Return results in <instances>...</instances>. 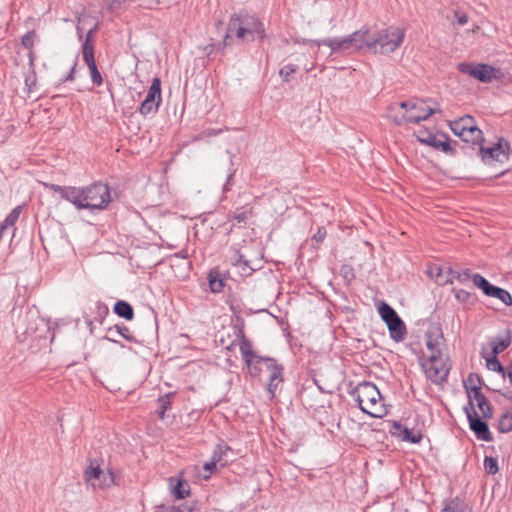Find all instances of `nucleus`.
I'll return each instance as SVG.
<instances>
[{
    "instance_id": "obj_39",
    "label": "nucleus",
    "mask_w": 512,
    "mask_h": 512,
    "mask_svg": "<svg viewBox=\"0 0 512 512\" xmlns=\"http://www.w3.org/2000/svg\"><path fill=\"white\" fill-rule=\"evenodd\" d=\"M511 344V336L507 334L505 337L498 339L492 343V354L498 355L509 347Z\"/></svg>"
},
{
    "instance_id": "obj_40",
    "label": "nucleus",
    "mask_w": 512,
    "mask_h": 512,
    "mask_svg": "<svg viewBox=\"0 0 512 512\" xmlns=\"http://www.w3.org/2000/svg\"><path fill=\"white\" fill-rule=\"evenodd\" d=\"M441 512H464V503L456 497L446 501Z\"/></svg>"
},
{
    "instance_id": "obj_61",
    "label": "nucleus",
    "mask_w": 512,
    "mask_h": 512,
    "mask_svg": "<svg viewBox=\"0 0 512 512\" xmlns=\"http://www.w3.org/2000/svg\"><path fill=\"white\" fill-rule=\"evenodd\" d=\"M217 49V51H219L218 49V45L216 46L215 44H208L204 47V52L207 56H210L214 50ZM224 49H220V51H223Z\"/></svg>"
},
{
    "instance_id": "obj_6",
    "label": "nucleus",
    "mask_w": 512,
    "mask_h": 512,
    "mask_svg": "<svg viewBox=\"0 0 512 512\" xmlns=\"http://www.w3.org/2000/svg\"><path fill=\"white\" fill-rule=\"evenodd\" d=\"M425 375L433 383L439 384L446 381L450 366L443 360L442 354L429 355L428 359L422 363Z\"/></svg>"
},
{
    "instance_id": "obj_44",
    "label": "nucleus",
    "mask_w": 512,
    "mask_h": 512,
    "mask_svg": "<svg viewBox=\"0 0 512 512\" xmlns=\"http://www.w3.org/2000/svg\"><path fill=\"white\" fill-rule=\"evenodd\" d=\"M113 329L117 331L119 335H121L124 339H126L129 342H135V338L130 332V329L124 325V324H116ZM112 328H109V331H111Z\"/></svg>"
},
{
    "instance_id": "obj_4",
    "label": "nucleus",
    "mask_w": 512,
    "mask_h": 512,
    "mask_svg": "<svg viewBox=\"0 0 512 512\" xmlns=\"http://www.w3.org/2000/svg\"><path fill=\"white\" fill-rule=\"evenodd\" d=\"M83 199L88 210H104L111 201L110 188L102 182L83 187Z\"/></svg>"
},
{
    "instance_id": "obj_33",
    "label": "nucleus",
    "mask_w": 512,
    "mask_h": 512,
    "mask_svg": "<svg viewBox=\"0 0 512 512\" xmlns=\"http://www.w3.org/2000/svg\"><path fill=\"white\" fill-rule=\"evenodd\" d=\"M399 107L404 110V113L410 112L411 114H415L414 110H421L426 112L427 109L430 108L429 106H426L424 101H403L399 103Z\"/></svg>"
},
{
    "instance_id": "obj_43",
    "label": "nucleus",
    "mask_w": 512,
    "mask_h": 512,
    "mask_svg": "<svg viewBox=\"0 0 512 512\" xmlns=\"http://www.w3.org/2000/svg\"><path fill=\"white\" fill-rule=\"evenodd\" d=\"M484 469L486 473L490 475L496 474L499 470L498 460L496 458L486 456L484 459Z\"/></svg>"
},
{
    "instance_id": "obj_64",
    "label": "nucleus",
    "mask_w": 512,
    "mask_h": 512,
    "mask_svg": "<svg viewBox=\"0 0 512 512\" xmlns=\"http://www.w3.org/2000/svg\"><path fill=\"white\" fill-rule=\"evenodd\" d=\"M506 376L509 378V382L512 385V361L510 364L506 367Z\"/></svg>"
},
{
    "instance_id": "obj_2",
    "label": "nucleus",
    "mask_w": 512,
    "mask_h": 512,
    "mask_svg": "<svg viewBox=\"0 0 512 512\" xmlns=\"http://www.w3.org/2000/svg\"><path fill=\"white\" fill-rule=\"evenodd\" d=\"M358 408L365 414L373 418H381L385 414V409L379 402L382 399L380 391L372 382L363 381L359 383L351 392Z\"/></svg>"
},
{
    "instance_id": "obj_19",
    "label": "nucleus",
    "mask_w": 512,
    "mask_h": 512,
    "mask_svg": "<svg viewBox=\"0 0 512 512\" xmlns=\"http://www.w3.org/2000/svg\"><path fill=\"white\" fill-rule=\"evenodd\" d=\"M386 325L388 327L391 339L396 342L404 340L407 334V329L404 321L400 318V316L392 321L387 322Z\"/></svg>"
},
{
    "instance_id": "obj_14",
    "label": "nucleus",
    "mask_w": 512,
    "mask_h": 512,
    "mask_svg": "<svg viewBox=\"0 0 512 512\" xmlns=\"http://www.w3.org/2000/svg\"><path fill=\"white\" fill-rule=\"evenodd\" d=\"M348 37H332L315 40L317 46H327L331 49V53H341L351 49Z\"/></svg>"
},
{
    "instance_id": "obj_10",
    "label": "nucleus",
    "mask_w": 512,
    "mask_h": 512,
    "mask_svg": "<svg viewBox=\"0 0 512 512\" xmlns=\"http://www.w3.org/2000/svg\"><path fill=\"white\" fill-rule=\"evenodd\" d=\"M264 366L266 371L269 373L267 381V390L273 398L279 385L283 382V365L279 364L274 358H265Z\"/></svg>"
},
{
    "instance_id": "obj_58",
    "label": "nucleus",
    "mask_w": 512,
    "mask_h": 512,
    "mask_svg": "<svg viewBox=\"0 0 512 512\" xmlns=\"http://www.w3.org/2000/svg\"><path fill=\"white\" fill-rule=\"evenodd\" d=\"M455 272H458L457 270H454L452 268H448L447 269V277L446 279L443 281V284H448V283H453L455 279V275L456 273Z\"/></svg>"
},
{
    "instance_id": "obj_60",
    "label": "nucleus",
    "mask_w": 512,
    "mask_h": 512,
    "mask_svg": "<svg viewBox=\"0 0 512 512\" xmlns=\"http://www.w3.org/2000/svg\"><path fill=\"white\" fill-rule=\"evenodd\" d=\"M455 15L457 17V23L460 25V26H463L464 24H466L468 22V17L465 13H459V12H455Z\"/></svg>"
},
{
    "instance_id": "obj_57",
    "label": "nucleus",
    "mask_w": 512,
    "mask_h": 512,
    "mask_svg": "<svg viewBox=\"0 0 512 512\" xmlns=\"http://www.w3.org/2000/svg\"><path fill=\"white\" fill-rule=\"evenodd\" d=\"M326 237V230L324 227H319L318 231L314 234L312 240L316 243H322Z\"/></svg>"
},
{
    "instance_id": "obj_21",
    "label": "nucleus",
    "mask_w": 512,
    "mask_h": 512,
    "mask_svg": "<svg viewBox=\"0 0 512 512\" xmlns=\"http://www.w3.org/2000/svg\"><path fill=\"white\" fill-rule=\"evenodd\" d=\"M482 135H476V133H465L463 136H460L461 140L465 142L464 145H459V148L462 150L464 154H469V151H474L476 147L480 144L482 140ZM455 146H458L457 142H454Z\"/></svg>"
},
{
    "instance_id": "obj_20",
    "label": "nucleus",
    "mask_w": 512,
    "mask_h": 512,
    "mask_svg": "<svg viewBox=\"0 0 512 512\" xmlns=\"http://www.w3.org/2000/svg\"><path fill=\"white\" fill-rule=\"evenodd\" d=\"M442 340L443 334L440 329H435L426 333V347L430 351V355L442 354L439 349Z\"/></svg>"
},
{
    "instance_id": "obj_37",
    "label": "nucleus",
    "mask_w": 512,
    "mask_h": 512,
    "mask_svg": "<svg viewBox=\"0 0 512 512\" xmlns=\"http://www.w3.org/2000/svg\"><path fill=\"white\" fill-rule=\"evenodd\" d=\"M22 211V206H16L3 220V224L7 226L9 229H12V235H14L15 228L14 225L19 219L20 213Z\"/></svg>"
},
{
    "instance_id": "obj_45",
    "label": "nucleus",
    "mask_w": 512,
    "mask_h": 512,
    "mask_svg": "<svg viewBox=\"0 0 512 512\" xmlns=\"http://www.w3.org/2000/svg\"><path fill=\"white\" fill-rule=\"evenodd\" d=\"M388 424H389V433L393 437L400 439V437L402 435V429H404L405 426H403L400 422L394 421V420H389Z\"/></svg>"
},
{
    "instance_id": "obj_62",
    "label": "nucleus",
    "mask_w": 512,
    "mask_h": 512,
    "mask_svg": "<svg viewBox=\"0 0 512 512\" xmlns=\"http://www.w3.org/2000/svg\"><path fill=\"white\" fill-rule=\"evenodd\" d=\"M292 40L295 44H302V45L315 44V42H314L315 40H310V39H305V38L296 37V38H293Z\"/></svg>"
},
{
    "instance_id": "obj_52",
    "label": "nucleus",
    "mask_w": 512,
    "mask_h": 512,
    "mask_svg": "<svg viewBox=\"0 0 512 512\" xmlns=\"http://www.w3.org/2000/svg\"><path fill=\"white\" fill-rule=\"evenodd\" d=\"M47 187L53 191L54 193H57L62 199H66V195L69 192V189L71 186H61L57 184H49Z\"/></svg>"
},
{
    "instance_id": "obj_16",
    "label": "nucleus",
    "mask_w": 512,
    "mask_h": 512,
    "mask_svg": "<svg viewBox=\"0 0 512 512\" xmlns=\"http://www.w3.org/2000/svg\"><path fill=\"white\" fill-rule=\"evenodd\" d=\"M371 35L372 33L369 28L362 27L361 29L347 35V37L348 40H350L351 48L360 50L367 48V42H369Z\"/></svg>"
},
{
    "instance_id": "obj_35",
    "label": "nucleus",
    "mask_w": 512,
    "mask_h": 512,
    "mask_svg": "<svg viewBox=\"0 0 512 512\" xmlns=\"http://www.w3.org/2000/svg\"><path fill=\"white\" fill-rule=\"evenodd\" d=\"M174 397V393H167L158 399L159 409L158 416L160 419H164L165 412L171 408L172 398Z\"/></svg>"
},
{
    "instance_id": "obj_53",
    "label": "nucleus",
    "mask_w": 512,
    "mask_h": 512,
    "mask_svg": "<svg viewBox=\"0 0 512 512\" xmlns=\"http://www.w3.org/2000/svg\"><path fill=\"white\" fill-rule=\"evenodd\" d=\"M35 36H36V33L34 30L28 31L26 34H24L22 36V39H21L22 45L27 49L32 48L34 45Z\"/></svg>"
},
{
    "instance_id": "obj_30",
    "label": "nucleus",
    "mask_w": 512,
    "mask_h": 512,
    "mask_svg": "<svg viewBox=\"0 0 512 512\" xmlns=\"http://www.w3.org/2000/svg\"><path fill=\"white\" fill-rule=\"evenodd\" d=\"M378 312L381 319L387 323L399 317L397 312L393 307H391L388 303L382 302L378 307Z\"/></svg>"
},
{
    "instance_id": "obj_41",
    "label": "nucleus",
    "mask_w": 512,
    "mask_h": 512,
    "mask_svg": "<svg viewBox=\"0 0 512 512\" xmlns=\"http://www.w3.org/2000/svg\"><path fill=\"white\" fill-rule=\"evenodd\" d=\"M459 121L463 126H465L464 129L467 133H476V135L483 134L482 131L476 126L473 117L466 115L464 117H461Z\"/></svg>"
},
{
    "instance_id": "obj_27",
    "label": "nucleus",
    "mask_w": 512,
    "mask_h": 512,
    "mask_svg": "<svg viewBox=\"0 0 512 512\" xmlns=\"http://www.w3.org/2000/svg\"><path fill=\"white\" fill-rule=\"evenodd\" d=\"M253 215V208L246 205L235 209L231 218L238 223H246Z\"/></svg>"
},
{
    "instance_id": "obj_55",
    "label": "nucleus",
    "mask_w": 512,
    "mask_h": 512,
    "mask_svg": "<svg viewBox=\"0 0 512 512\" xmlns=\"http://www.w3.org/2000/svg\"><path fill=\"white\" fill-rule=\"evenodd\" d=\"M192 510V505L184 503L179 506L168 507L164 512H192Z\"/></svg>"
},
{
    "instance_id": "obj_50",
    "label": "nucleus",
    "mask_w": 512,
    "mask_h": 512,
    "mask_svg": "<svg viewBox=\"0 0 512 512\" xmlns=\"http://www.w3.org/2000/svg\"><path fill=\"white\" fill-rule=\"evenodd\" d=\"M450 130L452 133L458 137L463 136V134L467 133L465 131V126L461 124V122L458 120L449 121L448 123Z\"/></svg>"
},
{
    "instance_id": "obj_46",
    "label": "nucleus",
    "mask_w": 512,
    "mask_h": 512,
    "mask_svg": "<svg viewBox=\"0 0 512 512\" xmlns=\"http://www.w3.org/2000/svg\"><path fill=\"white\" fill-rule=\"evenodd\" d=\"M455 298L461 303H472L473 295L464 289H454Z\"/></svg>"
},
{
    "instance_id": "obj_13",
    "label": "nucleus",
    "mask_w": 512,
    "mask_h": 512,
    "mask_svg": "<svg viewBox=\"0 0 512 512\" xmlns=\"http://www.w3.org/2000/svg\"><path fill=\"white\" fill-rule=\"evenodd\" d=\"M468 398V408L473 407V409L475 410V407L477 406L481 413L480 416H482L485 419L492 418L493 413L491 404L483 393L476 392L475 395H471Z\"/></svg>"
},
{
    "instance_id": "obj_7",
    "label": "nucleus",
    "mask_w": 512,
    "mask_h": 512,
    "mask_svg": "<svg viewBox=\"0 0 512 512\" xmlns=\"http://www.w3.org/2000/svg\"><path fill=\"white\" fill-rule=\"evenodd\" d=\"M414 134L420 143L441 150L445 154L454 156L458 153L457 149L451 146L449 136L445 133L441 134L443 140L437 139V136L434 133L425 128L419 129Z\"/></svg>"
},
{
    "instance_id": "obj_54",
    "label": "nucleus",
    "mask_w": 512,
    "mask_h": 512,
    "mask_svg": "<svg viewBox=\"0 0 512 512\" xmlns=\"http://www.w3.org/2000/svg\"><path fill=\"white\" fill-rule=\"evenodd\" d=\"M455 273V279L462 284L467 283L469 280H472L473 274L471 273L470 269H464L462 271H458Z\"/></svg>"
},
{
    "instance_id": "obj_5",
    "label": "nucleus",
    "mask_w": 512,
    "mask_h": 512,
    "mask_svg": "<svg viewBox=\"0 0 512 512\" xmlns=\"http://www.w3.org/2000/svg\"><path fill=\"white\" fill-rule=\"evenodd\" d=\"M457 69L460 73L467 74L470 77L482 82L491 83L498 78L499 70L485 63H459Z\"/></svg>"
},
{
    "instance_id": "obj_51",
    "label": "nucleus",
    "mask_w": 512,
    "mask_h": 512,
    "mask_svg": "<svg viewBox=\"0 0 512 512\" xmlns=\"http://www.w3.org/2000/svg\"><path fill=\"white\" fill-rule=\"evenodd\" d=\"M297 70V66L294 65V64H287L285 66H283L280 71H279V74L280 76L283 78V80L285 82L289 81V77L294 74Z\"/></svg>"
},
{
    "instance_id": "obj_32",
    "label": "nucleus",
    "mask_w": 512,
    "mask_h": 512,
    "mask_svg": "<svg viewBox=\"0 0 512 512\" xmlns=\"http://www.w3.org/2000/svg\"><path fill=\"white\" fill-rule=\"evenodd\" d=\"M209 287L213 293H219L222 291L224 283L220 277V273L217 270H211L208 275Z\"/></svg>"
},
{
    "instance_id": "obj_59",
    "label": "nucleus",
    "mask_w": 512,
    "mask_h": 512,
    "mask_svg": "<svg viewBox=\"0 0 512 512\" xmlns=\"http://www.w3.org/2000/svg\"><path fill=\"white\" fill-rule=\"evenodd\" d=\"M233 176H234V172L231 171L227 176V180H226L225 184L223 185V193H227L228 191L231 190V186H232L231 181H232Z\"/></svg>"
},
{
    "instance_id": "obj_29",
    "label": "nucleus",
    "mask_w": 512,
    "mask_h": 512,
    "mask_svg": "<svg viewBox=\"0 0 512 512\" xmlns=\"http://www.w3.org/2000/svg\"><path fill=\"white\" fill-rule=\"evenodd\" d=\"M423 435L420 431H414L407 426L402 429L400 440L407 443L418 444L421 442Z\"/></svg>"
},
{
    "instance_id": "obj_47",
    "label": "nucleus",
    "mask_w": 512,
    "mask_h": 512,
    "mask_svg": "<svg viewBox=\"0 0 512 512\" xmlns=\"http://www.w3.org/2000/svg\"><path fill=\"white\" fill-rule=\"evenodd\" d=\"M97 30H98V25L97 24H95L94 27L89 29V31L86 34L83 46H82V51H85L86 46H88L92 50H94L93 36L97 32Z\"/></svg>"
},
{
    "instance_id": "obj_9",
    "label": "nucleus",
    "mask_w": 512,
    "mask_h": 512,
    "mask_svg": "<svg viewBox=\"0 0 512 512\" xmlns=\"http://www.w3.org/2000/svg\"><path fill=\"white\" fill-rule=\"evenodd\" d=\"M161 101V81L159 78L155 77L152 80L151 86L149 87L144 101L140 105L139 112L143 116L156 113Z\"/></svg>"
},
{
    "instance_id": "obj_28",
    "label": "nucleus",
    "mask_w": 512,
    "mask_h": 512,
    "mask_svg": "<svg viewBox=\"0 0 512 512\" xmlns=\"http://www.w3.org/2000/svg\"><path fill=\"white\" fill-rule=\"evenodd\" d=\"M231 263L234 265V266H241L242 267V270L243 272H248L250 273L251 271H254L255 268H253L251 265H250V261L247 260L245 258V256L239 251V250H234V254L231 258Z\"/></svg>"
},
{
    "instance_id": "obj_36",
    "label": "nucleus",
    "mask_w": 512,
    "mask_h": 512,
    "mask_svg": "<svg viewBox=\"0 0 512 512\" xmlns=\"http://www.w3.org/2000/svg\"><path fill=\"white\" fill-rule=\"evenodd\" d=\"M472 281L473 284L477 288L481 289L486 296L493 287V284H491L485 277L478 273L473 274Z\"/></svg>"
},
{
    "instance_id": "obj_56",
    "label": "nucleus",
    "mask_w": 512,
    "mask_h": 512,
    "mask_svg": "<svg viewBox=\"0 0 512 512\" xmlns=\"http://www.w3.org/2000/svg\"><path fill=\"white\" fill-rule=\"evenodd\" d=\"M203 470L207 472V474H204L203 477L205 479H208L211 474H213L217 470V464L213 461L211 458V461L206 462L203 466Z\"/></svg>"
},
{
    "instance_id": "obj_38",
    "label": "nucleus",
    "mask_w": 512,
    "mask_h": 512,
    "mask_svg": "<svg viewBox=\"0 0 512 512\" xmlns=\"http://www.w3.org/2000/svg\"><path fill=\"white\" fill-rule=\"evenodd\" d=\"M189 484L185 480H177L172 493L176 499H184L189 494Z\"/></svg>"
},
{
    "instance_id": "obj_23",
    "label": "nucleus",
    "mask_w": 512,
    "mask_h": 512,
    "mask_svg": "<svg viewBox=\"0 0 512 512\" xmlns=\"http://www.w3.org/2000/svg\"><path fill=\"white\" fill-rule=\"evenodd\" d=\"M83 187L71 186L68 194L66 195V201L72 203L78 210L86 209L84 199Z\"/></svg>"
},
{
    "instance_id": "obj_24",
    "label": "nucleus",
    "mask_w": 512,
    "mask_h": 512,
    "mask_svg": "<svg viewBox=\"0 0 512 512\" xmlns=\"http://www.w3.org/2000/svg\"><path fill=\"white\" fill-rule=\"evenodd\" d=\"M113 311L116 315L124 318L127 321H131L134 318V310L130 303L124 300H118L113 307Z\"/></svg>"
},
{
    "instance_id": "obj_18",
    "label": "nucleus",
    "mask_w": 512,
    "mask_h": 512,
    "mask_svg": "<svg viewBox=\"0 0 512 512\" xmlns=\"http://www.w3.org/2000/svg\"><path fill=\"white\" fill-rule=\"evenodd\" d=\"M237 337L240 338L239 349L244 362H249L252 358L262 359V356L254 352L251 341L245 336L242 329L238 330Z\"/></svg>"
},
{
    "instance_id": "obj_11",
    "label": "nucleus",
    "mask_w": 512,
    "mask_h": 512,
    "mask_svg": "<svg viewBox=\"0 0 512 512\" xmlns=\"http://www.w3.org/2000/svg\"><path fill=\"white\" fill-rule=\"evenodd\" d=\"M85 477L88 482H91L92 486L99 488L110 486L114 481L113 474L111 472L105 473L98 465L88 467L85 471Z\"/></svg>"
},
{
    "instance_id": "obj_3",
    "label": "nucleus",
    "mask_w": 512,
    "mask_h": 512,
    "mask_svg": "<svg viewBox=\"0 0 512 512\" xmlns=\"http://www.w3.org/2000/svg\"><path fill=\"white\" fill-rule=\"evenodd\" d=\"M405 37V31L397 26H389L372 33L367 49L374 54H390L397 50Z\"/></svg>"
},
{
    "instance_id": "obj_8",
    "label": "nucleus",
    "mask_w": 512,
    "mask_h": 512,
    "mask_svg": "<svg viewBox=\"0 0 512 512\" xmlns=\"http://www.w3.org/2000/svg\"><path fill=\"white\" fill-rule=\"evenodd\" d=\"M464 411L469 422V427L474 432L476 438L486 442L493 441L489 426L487 422L483 420L484 418L480 416L473 407H464Z\"/></svg>"
},
{
    "instance_id": "obj_31",
    "label": "nucleus",
    "mask_w": 512,
    "mask_h": 512,
    "mask_svg": "<svg viewBox=\"0 0 512 512\" xmlns=\"http://www.w3.org/2000/svg\"><path fill=\"white\" fill-rule=\"evenodd\" d=\"M267 358L266 356H262V359H258V358H252L249 360V362H244L247 369H248V373L251 377H259L261 372H262V368H261V365L263 364L264 365V359Z\"/></svg>"
},
{
    "instance_id": "obj_15",
    "label": "nucleus",
    "mask_w": 512,
    "mask_h": 512,
    "mask_svg": "<svg viewBox=\"0 0 512 512\" xmlns=\"http://www.w3.org/2000/svg\"><path fill=\"white\" fill-rule=\"evenodd\" d=\"M83 54V60L87 64L91 79L94 85L101 86L103 84V78L98 70L95 57H94V50H92L90 47L86 46L85 51H82Z\"/></svg>"
},
{
    "instance_id": "obj_17",
    "label": "nucleus",
    "mask_w": 512,
    "mask_h": 512,
    "mask_svg": "<svg viewBox=\"0 0 512 512\" xmlns=\"http://www.w3.org/2000/svg\"><path fill=\"white\" fill-rule=\"evenodd\" d=\"M474 151L481 156L483 162L489 164L494 160L500 161V156L504 155L503 148L500 144H495L492 147L485 148L480 143Z\"/></svg>"
},
{
    "instance_id": "obj_12",
    "label": "nucleus",
    "mask_w": 512,
    "mask_h": 512,
    "mask_svg": "<svg viewBox=\"0 0 512 512\" xmlns=\"http://www.w3.org/2000/svg\"><path fill=\"white\" fill-rule=\"evenodd\" d=\"M440 112L439 109L435 108H428L425 114H411L409 113H403L401 116L395 114L390 115L389 117L392 119V121L397 126H402L406 123H419L421 121L427 120L430 116L433 114Z\"/></svg>"
},
{
    "instance_id": "obj_63",
    "label": "nucleus",
    "mask_w": 512,
    "mask_h": 512,
    "mask_svg": "<svg viewBox=\"0 0 512 512\" xmlns=\"http://www.w3.org/2000/svg\"><path fill=\"white\" fill-rule=\"evenodd\" d=\"M76 66H77V62H74L70 72L68 73V75L63 79L64 82H67V81H73L74 80V73H75V69H76Z\"/></svg>"
},
{
    "instance_id": "obj_42",
    "label": "nucleus",
    "mask_w": 512,
    "mask_h": 512,
    "mask_svg": "<svg viewBox=\"0 0 512 512\" xmlns=\"http://www.w3.org/2000/svg\"><path fill=\"white\" fill-rule=\"evenodd\" d=\"M498 430L501 433L512 431V411L504 413L499 421Z\"/></svg>"
},
{
    "instance_id": "obj_26",
    "label": "nucleus",
    "mask_w": 512,
    "mask_h": 512,
    "mask_svg": "<svg viewBox=\"0 0 512 512\" xmlns=\"http://www.w3.org/2000/svg\"><path fill=\"white\" fill-rule=\"evenodd\" d=\"M487 296L499 299L506 306H512V295L501 287L493 285Z\"/></svg>"
},
{
    "instance_id": "obj_34",
    "label": "nucleus",
    "mask_w": 512,
    "mask_h": 512,
    "mask_svg": "<svg viewBox=\"0 0 512 512\" xmlns=\"http://www.w3.org/2000/svg\"><path fill=\"white\" fill-rule=\"evenodd\" d=\"M498 355L492 354L491 357L486 358V366L489 370L499 373L503 378L506 377V367H504L499 359Z\"/></svg>"
},
{
    "instance_id": "obj_22",
    "label": "nucleus",
    "mask_w": 512,
    "mask_h": 512,
    "mask_svg": "<svg viewBox=\"0 0 512 512\" xmlns=\"http://www.w3.org/2000/svg\"><path fill=\"white\" fill-rule=\"evenodd\" d=\"M229 452H232V449L227 444L219 443L216 445L211 458L220 467H225L229 463Z\"/></svg>"
},
{
    "instance_id": "obj_25",
    "label": "nucleus",
    "mask_w": 512,
    "mask_h": 512,
    "mask_svg": "<svg viewBox=\"0 0 512 512\" xmlns=\"http://www.w3.org/2000/svg\"><path fill=\"white\" fill-rule=\"evenodd\" d=\"M482 379L477 373H470L464 381V387L467 390L468 397L481 392Z\"/></svg>"
},
{
    "instance_id": "obj_49",
    "label": "nucleus",
    "mask_w": 512,
    "mask_h": 512,
    "mask_svg": "<svg viewBox=\"0 0 512 512\" xmlns=\"http://www.w3.org/2000/svg\"><path fill=\"white\" fill-rule=\"evenodd\" d=\"M97 30H98V25L97 24H95L94 27L89 29V31L86 34L83 46H82V51H85L86 46H88L92 50H94L93 36L97 32Z\"/></svg>"
},
{
    "instance_id": "obj_48",
    "label": "nucleus",
    "mask_w": 512,
    "mask_h": 512,
    "mask_svg": "<svg viewBox=\"0 0 512 512\" xmlns=\"http://www.w3.org/2000/svg\"><path fill=\"white\" fill-rule=\"evenodd\" d=\"M97 30H98V25L97 24H95L94 27L89 29V31L86 34L83 46H82V51H85L86 46H88L92 50H94L93 36L97 32Z\"/></svg>"
},
{
    "instance_id": "obj_1",
    "label": "nucleus",
    "mask_w": 512,
    "mask_h": 512,
    "mask_svg": "<svg viewBox=\"0 0 512 512\" xmlns=\"http://www.w3.org/2000/svg\"><path fill=\"white\" fill-rule=\"evenodd\" d=\"M266 37L263 22L254 14L247 12L234 13L228 22L224 39L218 44V49L230 46L234 39L241 42H252Z\"/></svg>"
}]
</instances>
